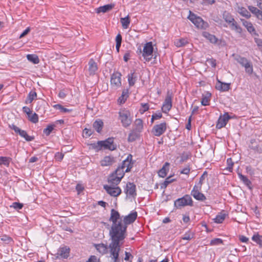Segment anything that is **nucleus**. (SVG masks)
Returning a JSON list of instances; mask_svg holds the SVG:
<instances>
[{"label": "nucleus", "instance_id": "36", "mask_svg": "<svg viewBox=\"0 0 262 262\" xmlns=\"http://www.w3.org/2000/svg\"><path fill=\"white\" fill-rule=\"evenodd\" d=\"M102 143L101 141H99L96 143L91 144V146L96 151H98L103 148Z\"/></svg>", "mask_w": 262, "mask_h": 262}, {"label": "nucleus", "instance_id": "1", "mask_svg": "<svg viewBox=\"0 0 262 262\" xmlns=\"http://www.w3.org/2000/svg\"><path fill=\"white\" fill-rule=\"evenodd\" d=\"M110 221L113 222L109 232L112 239L109 245L110 257L114 262H120L123 260V257L119 256V252L125 237L126 226L123 225L119 213L114 209L111 210Z\"/></svg>", "mask_w": 262, "mask_h": 262}, {"label": "nucleus", "instance_id": "44", "mask_svg": "<svg viewBox=\"0 0 262 262\" xmlns=\"http://www.w3.org/2000/svg\"><path fill=\"white\" fill-rule=\"evenodd\" d=\"M28 117L29 120L34 123H36L38 121V115L35 113L33 114L31 113L29 116H28Z\"/></svg>", "mask_w": 262, "mask_h": 262}, {"label": "nucleus", "instance_id": "23", "mask_svg": "<svg viewBox=\"0 0 262 262\" xmlns=\"http://www.w3.org/2000/svg\"><path fill=\"white\" fill-rule=\"evenodd\" d=\"M216 88L221 91H227L230 89V84L219 81L216 85Z\"/></svg>", "mask_w": 262, "mask_h": 262}, {"label": "nucleus", "instance_id": "18", "mask_svg": "<svg viewBox=\"0 0 262 262\" xmlns=\"http://www.w3.org/2000/svg\"><path fill=\"white\" fill-rule=\"evenodd\" d=\"M94 247L98 252L102 254H104L107 253L108 250L107 246L105 244L101 243L98 244H94Z\"/></svg>", "mask_w": 262, "mask_h": 262}, {"label": "nucleus", "instance_id": "59", "mask_svg": "<svg viewBox=\"0 0 262 262\" xmlns=\"http://www.w3.org/2000/svg\"><path fill=\"white\" fill-rule=\"evenodd\" d=\"M1 240L6 242L8 244L12 241L11 238L7 235L2 236L1 237Z\"/></svg>", "mask_w": 262, "mask_h": 262}, {"label": "nucleus", "instance_id": "43", "mask_svg": "<svg viewBox=\"0 0 262 262\" xmlns=\"http://www.w3.org/2000/svg\"><path fill=\"white\" fill-rule=\"evenodd\" d=\"M252 239L258 244L260 247H262V236L258 234L254 235L252 237Z\"/></svg>", "mask_w": 262, "mask_h": 262}, {"label": "nucleus", "instance_id": "4", "mask_svg": "<svg viewBox=\"0 0 262 262\" xmlns=\"http://www.w3.org/2000/svg\"><path fill=\"white\" fill-rule=\"evenodd\" d=\"M119 119L123 127L129 126L132 122L130 113L126 110H123L119 112Z\"/></svg>", "mask_w": 262, "mask_h": 262}, {"label": "nucleus", "instance_id": "5", "mask_svg": "<svg viewBox=\"0 0 262 262\" xmlns=\"http://www.w3.org/2000/svg\"><path fill=\"white\" fill-rule=\"evenodd\" d=\"M153 50L154 48L151 42H148L145 44L143 50L142 56L146 61L151 60L153 55Z\"/></svg>", "mask_w": 262, "mask_h": 262}, {"label": "nucleus", "instance_id": "22", "mask_svg": "<svg viewBox=\"0 0 262 262\" xmlns=\"http://www.w3.org/2000/svg\"><path fill=\"white\" fill-rule=\"evenodd\" d=\"M202 35L212 43H215L217 42V38L214 35L211 34L207 32H204L202 33Z\"/></svg>", "mask_w": 262, "mask_h": 262}, {"label": "nucleus", "instance_id": "16", "mask_svg": "<svg viewBox=\"0 0 262 262\" xmlns=\"http://www.w3.org/2000/svg\"><path fill=\"white\" fill-rule=\"evenodd\" d=\"M115 162V160L114 157L108 156L104 157L101 161L100 163L101 165L102 166H107L112 165Z\"/></svg>", "mask_w": 262, "mask_h": 262}, {"label": "nucleus", "instance_id": "24", "mask_svg": "<svg viewBox=\"0 0 262 262\" xmlns=\"http://www.w3.org/2000/svg\"><path fill=\"white\" fill-rule=\"evenodd\" d=\"M137 74L134 72L128 75V81L130 86H133L135 84L137 79Z\"/></svg>", "mask_w": 262, "mask_h": 262}, {"label": "nucleus", "instance_id": "39", "mask_svg": "<svg viewBox=\"0 0 262 262\" xmlns=\"http://www.w3.org/2000/svg\"><path fill=\"white\" fill-rule=\"evenodd\" d=\"M238 175L240 180L242 181L246 185L250 187V186L251 184L250 181L246 176L243 175L241 173H238Z\"/></svg>", "mask_w": 262, "mask_h": 262}, {"label": "nucleus", "instance_id": "61", "mask_svg": "<svg viewBox=\"0 0 262 262\" xmlns=\"http://www.w3.org/2000/svg\"><path fill=\"white\" fill-rule=\"evenodd\" d=\"M190 170V169L189 166H187V167H185L184 168H183L181 171L180 172L182 174H188L189 173Z\"/></svg>", "mask_w": 262, "mask_h": 262}, {"label": "nucleus", "instance_id": "53", "mask_svg": "<svg viewBox=\"0 0 262 262\" xmlns=\"http://www.w3.org/2000/svg\"><path fill=\"white\" fill-rule=\"evenodd\" d=\"M55 107L56 108L60 110L62 112L66 113V112H70L71 111V110H69L68 108H64L61 105H60V104H57L55 106Z\"/></svg>", "mask_w": 262, "mask_h": 262}, {"label": "nucleus", "instance_id": "64", "mask_svg": "<svg viewBox=\"0 0 262 262\" xmlns=\"http://www.w3.org/2000/svg\"><path fill=\"white\" fill-rule=\"evenodd\" d=\"M208 63L213 68H215L216 66V60L213 58L207 60Z\"/></svg>", "mask_w": 262, "mask_h": 262}, {"label": "nucleus", "instance_id": "62", "mask_svg": "<svg viewBox=\"0 0 262 262\" xmlns=\"http://www.w3.org/2000/svg\"><path fill=\"white\" fill-rule=\"evenodd\" d=\"M64 155L62 153L57 152L55 155V158L58 161H61L63 158Z\"/></svg>", "mask_w": 262, "mask_h": 262}, {"label": "nucleus", "instance_id": "11", "mask_svg": "<svg viewBox=\"0 0 262 262\" xmlns=\"http://www.w3.org/2000/svg\"><path fill=\"white\" fill-rule=\"evenodd\" d=\"M230 119V117L227 113H225L223 116H221L218 119L216 128L220 129L224 127Z\"/></svg>", "mask_w": 262, "mask_h": 262}, {"label": "nucleus", "instance_id": "10", "mask_svg": "<svg viewBox=\"0 0 262 262\" xmlns=\"http://www.w3.org/2000/svg\"><path fill=\"white\" fill-rule=\"evenodd\" d=\"M103 148L105 149H109L110 150H114L117 148V145L114 143V138H108L104 141H101Z\"/></svg>", "mask_w": 262, "mask_h": 262}, {"label": "nucleus", "instance_id": "40", "mask_svg": "<svg viewBox=\"0 0 262 262\" xmlns=\"http://www.w3.org/2000/svg\"><path fill=\"white\" fill-rule=\"evenodd\" d=\"M226 214L225 213L221 212L217 214L214 219V222L216 223H221L225 220Z\"/></svg>", "mask_w": 262, "mask_h": 262}, {"label": "nucleus", "instance_id": "32", "mask_svg": "<svg viewBox=\"0 0 262 262\" xmlns=\"http://www.w3.org/2000/svg\"><path fill=\"white\" fill-rule=\"evenodd\" d=\"M27 59L33 63L34 64L38 63L39 59L37 55L35 54H28L27 55Z\"/></svg>", "mask_w": 262, "mask_h": 262}, {"label": "nucleus", "instance_id": "28", "mask_svg": "<svg viewBox=\"0 0 262 262\" xmlns=\"http://www.w3.org/2000/svg\"><path fill=\"white\" fill-rule=\"evenodd\" d=\"M228 24L231 30H234L237 33H240L242 32V28L238 25L237 23L234 19L233 21H232L231 23H228Z\"/></svg>", "mask_w": 262, "mask_h": 262}, {"label": "nucleus", "instance_id": "49", "mask_svg": "<svg viewBox=\"0 0 262 262\" xmlns=\"http://www.w3.org/2000/svg\"><path fill=\"white\" fill-rule=\"evenodd\" d=\"M54 127V125H48L47 128L43 129L44 134H46L47 136H49L51 134L52 131L53 130Z\"/></svg>", "mask_w": 262, "mask_h": 262}, {"label": "nucleus", "instance_id": "45", "mask_svg": "<svg viewBox=\"0 0 262 262\" xmlns=\"http://www.w3.org/2000/svg\"><path fill=\"white\" fill-rule=\"evenodd\" d=\"M187 43V41L184 38L179 39L174 41V45L178 47H182Z\"/></svg>", "mask_w": 262, "mask_h": 262}, {"label": "nucleus", "instance_id": "27", "mask_svg": "<svg viewBox=\"0 0 262 262\" xmlns=\"http://www.w3.org/2000/svg\"><path fill=\"white\" fill-rule=\"evenodd\" d=\"M143 129V122L140 119H137L134 122V130H136L140 133Z\"/></svg>", "mask_w": 262, "mask_h": 262}, {"label": "nucleus", "instance_id": "57", "mask_svg": "<svg viewBox=\"0 0 262 262\" xmlns=\"http://www.w3.org/2000/svg\"><path fill=\"white\" fill-rule=\"evenodd\" d=\"M207 172L206 171H205L203 174L201 176L200 178V181H199V184L201 185L202 186L203 183V181H204L205 178L207 177Z\"/></svg>", "mask_w": 262, "mask_h": 262}, {"label": "nucleus", "instance_id": "52", "mask_svg": "<svg viewBox=\"0 0 262 262\" xmlns=\"http://www.w3.org/2000/svg\"><path fill=\"white\" fill-rule=\"evenodd\" d=\"M223 243V241L221 238H214L211 240L210 244L211 245H218Z\"/></svg>", "mask_w": 262, "mask_h": 262}, {"label": "nucleus", "instance_id": "42", "mask_svg": "<svg viewBox=\"0 0 262 262\" xmlns=\"http://www.w3.org/2000/svg\"><path fill=\"white\" fill-rule=\"evenodd\" d=\"M19 135L25 139L27 141H31L34 140V138L32 136H29L25 130L20 132Z\"/></svg>", "mask_w": 262, "mask_h": 262}, {"label": "nucleus", "instance_id": "26", "mask_svg": "<svg viewBox=\"0 0 262 262\" xmlns=\"http://www.w3.org/2000/svg\"><path fill=\"white\" fill-rule=\"evenodd\" d=\"M69 252L70 249L67 247H64L59 249L58 254H59L61 257L65 258L69 256Z\"/></svg>", "mask_w": 262, "mask_h": 262}, {"label": "nucleus", "instance_id": "6", "mask_svg": "<svg viewBox=\"0 0 262 262\" xmlns=\"http://www.w3.org/2000/svg\"><path fill=\"white\" fill-rule=\"evenodd\" d=\"M188 18L198 28H204L205 23L202 18L196 16L194 14L190 11V14Z\"/></svg>", "mask_w": 262, "mask_h": 262}, {"label": "nucleus", "instance_id": "30", "mask_svg": "<svg viewBox=\"0 0 262 262\" xmlns=\"http://www.w3.org/2000/svg\"><path fill=\"white\" fill-rule=\"evenodd\" d=\"M211 94L207 92L205 95H203L201 100V104L204 106H207L209 104L210 98Z\"/></svg>", "mask_w": 262, "mask_h": 262}, {"label": "nucleus", "instance_id": "3", "mask_svg": "<svg viewBox=\"0 0 262 262\" xmlns=\"http://www.w3.org/2000/svg\"><path fill=\"white\" fill-rule=\"evenodd\" d=\"M174 206L177 209H181L186 206H192L193 201L189 195L186 194L182 198L177 199L174 201Z\"/></svg>", "mask_w": 262, "mask_h": 262}, {"label": "nucleus", "instance_id": "55", "mask_svg": "<svg viewBox=\"0 0 262 262\" xmlns=\"http://www.w3.org/2000/svg\"><path fill=\"white\" fill-rule=\"evenodd\" d=\"M11 207H12L16 209H20L23 208V204L18 202H14Z\"/></svg>", "mask_w": 262, "mask_h": 262}, {"label": "nucleus", "instance_id": "29", "mask_svg": "<svg viewBox=\"0 0 262 262\" xmlns=\"http://www.w3.org/2000/svg\"><path fill=\"white\" fill-rule=\"evenodd\" d=\"M113 7H114V5H112V4H108V5H104L103 6L100 7L97 9V12L98 13H99L101 12H102V13L106 12L111 10L113 8Z\"/></svg>", "mask_w": 262, "mask_h": 262}, {"label": "nucleus", "instance_id": "35", "mask_svg": "<svg viewBox=\"0 0 262 262\" xmlns=\"http://www.w3.org/2000/svg\"><path fill=\"white\" fill-rule=\"evenodd\" d=\"M238 12L242 16L248 18L251 16L250 12L244 7L238 8Z\"/></svg>", "mask_w": 262, "mask_h": 262}, {"label": "nucleus", "instance_id": "20", "mask_svg": "<svg viewBox=\"0 0 262 262\" xmlns=\"http://www.w3.org/2000/svg\"><path fill=\"white\" fill-rule=\"evenodd\" d=\"M121 179L112 173L108 178V183H111L112 186H117L121 181Z\"/></svg>", "mask_w": 262, "mask_h": 262}, {"label": "nucleus", "instance_id": "8", "mask_svg": "<svg viewBox=\"0 0 262 262\" xmlns=\"http://www.w3.org/2000/svg\"><path fill=\"white\" fill-rule=\"evenodd\" d=\"M103 187L106 192L113 196H117L121 193V189L116 186L104 185Z\"/></svg>", "mask_w": 262, "mask_h": 262}, {"label": "nucleus", "instance_id": "41", "mask_svg": "<svg viewBox=\"0 0 262 262\" xmlns=\"http://www.w3.org/2000/svg\"><path fill=\"white\" fill-rule=\"evenodd\" d=\"M124 172L125 171L122 168L119 167L113 173V174H115L116 176H118V177L122 179L124 175Z\"/></svg>", "mask_w": 262, "mask_h": 262}, {"label": "nucleus", "instance_id": "38", "mask_svg": "<svg viewBox=\"0 0 262 262\" xmlns=\"http://www.w3.org/2000/svg\"><path fill=\"white\" fill-rule=\"evenodd\" d=\"M223 17L224 19L227 22L228 24L231 23V21L234 20V18L232 17L231 15L227 11H225L223 13Z\"/></svg>", "mask_w": 262, "mask_h": 262}, {"label": "nucleus", "instance_id": "34", "mask_svg": "<svg viewBox=\"0 0 262 262\" xmlns=\"http://www.w3.org/2000/svg\"><path fill=\"white\" fill-rule=\"evenodd\" d=\"M120 22L122 24V27L124 29H127L130 24V19L129 16L127 15V16L124 18H121L120 19Z\"/></svg>", "mask_w": 262, "mask_h": 262}, {"label": "nucleus", "instance_id": "7", "mask_svg": "<svg viewBox=\"0 0 262 262\" xmlns=\"http://www.w3.org/2000/svg\"><path fill=\"white\" fill-rule=\"evenodd\" d=\"M172 93L169 91H168L162 107V110L163 113H167L170 110L172 107Z\"/></svg>", "mask_w": 262, "mask_h": 262}, {"label": "nucleus", "instance_id": "54", "mask_svg": "<svg viewBox=\"0 0 262 262\" xmlns=\"http://www.w3.org/2000/svg\"><path fill=\"white\" fill-rule=\"evenodd\" d=\"M93 133V131L91 129L84 128L83 130V134L85 135L86 137H90Z\"/></svg>", "mask_w": 262, "mask_h": 262}, {"label": "nucleus", "instance_id": "56", "mask_svg": "<svg viewBox=\"0 0 262 262\" xmlns=\"http://www.w3.org/2000/svg\"><path fill=\"white\" fill-rule=\"evenodd\" d=\"M125 256L124 258V259L125 260H126V261H129V260L132 261V259L133 258V256L129 252H128L126 251L125 252Z\"/></svg>", "mask_w": 262, "mask_h": 262}, {"label": "nucleus", "instance_id": "63", "mask_svg": "<svg viewBox=\"0 0 262 262\" xmlns=\"http://www.w3.org/2000/svg\"><path fill=\"white\" fill-rule=\"evenodd\" d=\"M23 112L27 114L28 116H29V115L32 113L29 107L27 106H24L23 107Z\"/></svg>", "mask_w": 262, "mask_h": 262}, {"label": "nucleus", "instance_id": "37", "mask_svg": "<svg viewBox=\"0 0 262 262\" xmlns=\"http://www.w3.org/2000/svg\"><path fill=\"white\" fill-rule=\"evenodd\" d=\"M36 93L34 91H31L28 95L27 98L25 102L26 103H31L33 100L36 98Z\"/></svg>", "mask_w": 262, "mask_h": 262}, {"label": "nucleus", "instance_id": "21", "mask_svg": "<svg viewBox=\"0 0 262 262\" xmlns=\"http://www.w3.org/2000/svg\"><path fill=\"white\" fill-rule=\"evenodd\" d=\"M169 163L166 162L162 168L159 171L158 174L159 177L164 178L167 175V171L169 170Z\"/></svg>", "mask_w": 262, "mask_h": 262}, {"label": "nucleus", "instance_id": "31", "mask_svg": "<svg viewBox=\"0 0 262 262\" xmlns=\"http://www.w3.org/2000/svg\"><path fill=\"white\" fill-rule=\"evenodd\" d=\"M93 127L96 129L98 133H100L103 126V122L100 120H96L93 123Z\"/></svg>", "mask_w": 262, "mask_h": 262}, {"label": "nucleus", "instance_id": "14", "mask_svg": "<svg viewBox=\"0 0 262 262\" xmlns=\"http://www.w3.org/2000/svg\"><path fill=\"white\" fill-rule=\"evenodd\" d=\"M137 217V212H133L129 214L128 215H126L124 218V225H126L127 224H130L132 223H133Z\"/></svg>", "mask_w": 262, "mask_h": 262}, {"label": "nucleus", "instance_id": "58", "mask_svg": "<svg viewBox=\"0 0 262 262\" xmlns=\"http://www.w3.org/2000/svg\"><path fill=\"white\" fill-rule=\"evenodd\" d=\"M255 41L259 47V50L262 51V39L259 38H255Z\"/></svg>", "mask_w": 262, "mask_h": 262}, {"label": "nucleus", "instance_id": "2", "mask_svg": "<svg viewBox=\"0 0 262 262\" xmlns=\"http://www.w3.org/2000/svg\"><path fill=\"white\" fill-rule=\"evenodd\" d=\"M234 59L245 68V72L249 75H252L253 72V67L252 62L246 58L238 55H233Z\"/></svg>", "mask_w": 262, "mask_h": 262}, {"label": "nucleus", "instance_id": "15", "mask_svg": "<svg viewBox=\"0 0 262 262\" xmlns=\"http://www.w3.org/2000/svg\"><path fill=\"white\" fill-rule=\"evenodd\" d=\"M126 193L133 197L136 195V185L132 183H128L126 184Z\"/></svg>", "mask_w": 262, "mask_h": 262}, {"label": "nucleus", "instance_id": "13", "mask_svg": "<svg viewBox=\"0 0 262 262\" xmlns=\"http://www.w3.org/2000/svg\"><path fill=\"white\" fill-rule=\"evenodd\" d=\"M131 160L132 155H129L127 156V158L123 161L122 165L120 166L123 169L126 167L125 170L126 172H129L132 168L133 164L131 162Z\"/></svg>", "mask_w": 262, "mask_h": 262}, {"label": "nucleus", "instance_id": "12", "mask_svg": "<svg viewBox=\"0 0 262 262\" xmlns=\"http://www.w3.org/2000/svg\"><path fill=\"white\" fill-rule=\"evenodd\" d=\"M121 74L119 72L114 73L111 77V84L117 87L121 85Z\"/></svg>", "mask_w": 262, "mask_h": 262}, {"label": "nucleus", "instance_id": "33", "mask_svg": "<svg viewBox=\"0 0 262 262\" xmlns=\"http://www.w3.org/2000/svg\"><path fill=\"white\" fill-rule=\"evenodd\" d=\"M243 25L245 26L248 32H249L250 33H256L255 30L251 23L245 21L243 22Z\"/></svg>", "mask_w": 262, "mask_h": 262}, {"label": "nucleus", "instance_id": "47", "mask_svg": "<svg viewBox=\"0 0 262 262\" xmlns=\"http://www.w3.org/2000/svg\"><path fill=\"white\" fill-rule=\"evenodd\" d=\"M227 167L225 169L226 170H228L229 172L232 171V167L234 165V163L232 161L231 158H228L227 160Z\"/></svg>", "mask_w": 262, "mask_h": 262}, {"label": "nucleus", "instance_id": "51", "mask_svg": "<svg viewBox=\"0 0 262 262\" xmlns=\"http://www.w3.org/2000/svg\"><path fill=\"white\" fill-rule=\"evenodd\" d=\"M193 237V233L190 232L186 233L182 237V239L184 240H190Z\"/></svg>", "mask_w": 262, "mask_h": 262}, {"label": "nucleus", "instance_id": "46", "mask_svg": "<svg viewBox=\"0 0 262 262\" xmlns=\"http://www.w3.org/2000/svg\"><path fill=\"white\" fill-rule=\"evenodd\" d=\"M10 158L6 157H0V165L3 164L6 166H9Z\"/></svg>", "mask_w": 262, "mask_h": 262}, {"label": "nucleus", "instance_id": "60", "mask_svg": "<svg viewBox=\"0 0 262 262\" xmlns=\"http://www.w3.org/2000/svg\"><path fill=\"white\" fill-rule=\"evenodd\" d=\"M116 45H121L122 42V36L120 34H118L116 37Z\"/></svg>", "mask_w": 262, "mask_h": 262}, {"label": "nucleus", "instance_id": "25", "mask_svg": "<svg viewBox=\"0 0 262 262\" xmlns=\"http://www.w3.org/2000/svg\"><path fill=\"white\" fill-rule=\"evenodd\" d=\"M191 194L197 200L203 201L206 200V196L204 194L199 192H196L194 190H192L191 192Z\"/></svg>", "mask_w": 262, "mask_h": 262}, {"label": "nucleus", "instance_id": "50", "mask_svg": "<svg viewBox=\"0 0 262 262\" xmlns=\"http://www.w3.org/2000/svg\"><path fill=\"white\" fill-rule=\"evenodd\" d=\"M248 9L251 12V13L255 15V16L257 15L258 13L260 11V10H259L258 8L252 6H248Z\"/></svg>", "mask_w": 262, "mask_h": 262}, {"label": "nucleus", "instance_id": "48", "mask_svg": "<svg viewBox=\"0 0 262 262\" xmlns=\"http://www.w3.org/2000/svg\"><path fill=\"white\" fill-rule=\"evenodd\" d=\"M174 179H171V177H167L165 181L163 182V183L162 184V186H161V187L162 188H166L167 187V186L171 183V182H172L173 181H174Z\"/></svg>", "mask_w": 262, "mask_h": 262}, {"label": "nucleus", "instance_id": "17", "mask_svg": "<svg viewBox=\"0 0 262 262\" xmlns=\"http://www.w3.org/2000/svg\"><path fill=\"white\" fill-rule=\"evenodd\" d=\"M88 65L90 74L94 75L98 70L97 63L92 58L90 60Z\"/></svg>", "mask_w": 262, "mask_h": 262}, {"label": "nucleus", "instance_id": "19", "mask_svg": "<svg viewBox=\"0 0 262 262\" xmlns=\"http://www.w3.org/2000/svg\"><path fill=\"white\" fill-rule=\"evenodd\" d=\"M140 137V133L136 130L133 129L128 135L127 141L132 142L138 139Z\"/></svg>", "mask_w": 262, "mask_h": 262}, {"label": "nucleus", "instance_id": "9", "mask_svg": "<svg viewBox=\"0 0 262 262\" xmlns=\"http://www.w3.org/2000/svg\"><path fill=\"white\" fill-rule=\"evenodd\" d=\"M166 129V123L165 122L161 123L156 125L152 129V133L156 136H160Z\"/></svg>", "mask_w": 262, "mask_h": 262}]
</instances>
